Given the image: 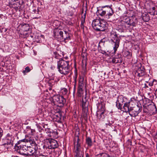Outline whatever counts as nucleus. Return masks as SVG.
Here are the masks:
<instances>
[{"label":"nucleus","mask_w":157,"mask_h":157,"mask_svg":"<svg viewBox=\"0 0 157 157\" xmlns=\"http://www.w3.org/2000/svg\"><path fill=\"white\" fill-rule=\"evenodd\" d=\"M58 71L62 74H68L70 71L71 64L69 61L61 58L57 62Z\"/></svg>","instance_id":"nucleus-1"},{"label":"nucleus","mask_w":157,"mask_h":157,"mask_svg":"<svg viewBox=\"0 0 157 157\" xmlns=\"http://www.w3.org/2000/svg\"><path fill=\"white\" fill-rule=\"evenodd\" d=\"M23 140L19 141L15 144L14 147L15 150L19 154L24 156H27L31 155L29 152H27V146H26Z\"/></svg>","instance_id":"nucleus-2"},{"label":"nucleus","mask_w":157,"mask_h":157,"mask_svg":"<svg viewBox=\"0 0 157 157\" xmlns=\"http://www.w3.org/2000/svg\"><path fill=\"white\" fill-rule=\"evenodd\" d=\"M92 25L93 29L98 31H103L105 29L107 22L104 19H96L93 21Z\"/></svg>","instance_id":"nucleus-3"},{"label":"nucleus","mask_w":157,"mask_h":157,"mask_svg":"<svg viewBox=\"0 0 157 157\" xmlns=\"http://www.w3.org/2000/svg\"><path fill=\"white\" fill-rule=\"evenodd\" d=\"M109 36L111 40L113 42L114 46L113 47V52H111L109 51V56H110L113 57L114 55L119 46L120 40L118 39L116 33L113 31L111 32Z\"/></svg>","instance_id":"nucleus-4"},{"label":"nucleus","mask_w":157,"mask_h":157,"mask_svg":"<svg viewBox=\"0 0 157 157\" xmlns=\"http://www.w3.org/2000/svg\"><path fill=\"white\" fill-rule=\"evenodd\" d=\"M52 98L55 104L60 107H63L66 102V100L63 97L59 95H54Z\"/></svg>","instance_id":"nucleus-5"},{"label":"nucleus","mask_w":157,"mask_h":157,"mask_svg":"<svg viewBox=\"0 0 157 157\" xmlns=\"http://www.w3.org/2000/svg\"><path fill=\"white\" fill-rule=\"evenodd\" d=\"M129 114L131 117L137 116L142 110V107L141 104L136 105L134 107H131Z\"/></svg>","instance_id":"nucleus-6"},{"label":"nucleus","mask_w":157,"mask_h":157,"mask_svg":"<svg viewBox=\"0 0 157 157\" xmlns=\"http://www.w3.org/2000/svg\"><path fill=\"white\" fill-rule=\"evenodd\" d=\"M88 101L82 100V115L84 119H87L88 113Z\"/></svg>","instance_id":"nucleus-7"},{"label":"nucleus","mask_w":157,"mask_h":157,"mask_svg":"<svg viewBox=\"0 0 157 157\" xmlns=\"http://www.w3.org/2000/svg\"><path fill=\"white\" fill-rule=\"evenodd\" d=\"M79 80L78 87L77 92L78 96L80 97L83 92L84 86V79L83 76H80L79 77Z\"/></svg>","instance_id":"nucleus-8"},{"label":"nucleus","mask_w":157,"mask_h":157,"mask_svg":"<svg viewBox=\"0 0 157 157\" xmlns=\"http://www.w3.org/2000/svg\"><path fill=\"white\" fill-rule=\"evenodd\" d=\"M98 109H100L101 108V112L100 113H99L100 111H97V116L98 118L100 120H103L105 118V117H107V116L106 115L105 116L104 115V114H105L106 112L104 111L103 110H104L103 106L101 104H99L97 107Z\"/></svg>","instance_id":"nucleus-9"},{"label":"nucleus","mask_w":157,"mask_h":157,"mask_svg":"<svg viewBox=\"0 0 157 157\" xmlns=\"http://www.w3.org/2000/svg\"><path fill=\"white\" fill-rule=\"evenodd\" d=\"M80 140L78 137L77 140L75 141L74 143L75 152L76 153V156L77 157H81V156H80V152L81 147L80 143L79 142Z\"/></svg>","instance_id":"nucleus-10"},{"label":"nucleus","mask_w":157,"mask_h":157,"mask_svg":"<svg viewBox=\"0 0 157 157\" xmlns=\"http://www.w3.org/2000/svg\"><path fill=\"white\" fill-rule=\"evenodd\" d=\"M14 139L11 136H7L5 139L3 140L2 145L6 146V145H9L10 147L13 146Z\"/></svg>","instance_id":"nucleus-11"},{"label":"nucleus","mask_w":157,"mask_h":157,"mask_svg":"<svg viewBox=\"0 0 157 157\" xmlns=\"http://www.w3.org/2000/svg\"><path fill=\"white\" fill-rule=\"evenodd\" d=\"M63 32L59 29H54L53 35L55 38L59 40H62Z\"/></svg>","instance_id":"nucleus-12"},{"label":"nucleus","mask_w":157,"mask_h":157,"mask_svg":"<svg viewBox=\"0 0 157 157\" xmlns=\"http://www.w3.org/2000/svg\"><path fill=\"white\" fill-rule=\"evenodd\" d=\"M136 75L140 77L143 76L146 74L145 68L144 66H141L138 68L135 73Z\"/></svg>","instance_id":"nucleus-13"},{"label":"nucleus","mask_w":157,"mask_h":157,"mask_svg":"<svg viewBox=\"0 0 157 157\" xmlns=\"http://www.w3.org/2000/svg\"><path fill=\"white\" fill-rule=\"evenodd\" d=\"M48 148L49 149H54L58 147V144L57 141L53 139L48 140Z\"/></svg>","instance_id":"nucleus-14"},{"label":"nucleus","mask_w":157,"mask_h":157,"mask_svg":"<svg viewBox=\"0 0 157 157\" xmlns=\"http://www.w3.org/2000/svg\"><path fill=\"white\" fill-rule=\"evenodd\" d=\"M121 54L119 55L118 58H110L109 59V62H112L113 63H119L122 62V60L121 58Z\"/></svg>","instance_id":"nucleus-15"},{"label":"nucleus","mask_w":157,"mask_h":157,"mask_svg":"<svg viewBox=\"0 0 157 157\" xmlns=\"http://www.w3.org/2000/svg\"><path fill=\"white\" fill-rule=\"evenodd\" d=\"M16 2L18 4V5H17L18 6V7H16L17 8L18 7H20L24 3V0H9V4L10 5H15V4L13 3Z\"/></svg>","instance_id":"nucleus-16"},{"label":"nucleus","mask_w":157,"mask_h":157,"mask_svg":"<svg viewBox=\"0 0 157 157\" xmlns=\"http://www.w3.org/2000/svg\"><path fill=\"white\" fill-rule=\"evenodd\" d=\"M45 148L44 146L43 147V148L42 149H37L36 151V156H45L46 155V153L44 151Z\"/></svg>","instance_id":"nucleus-17"},{"label":"nucleus","mask_w":157,"mask_h":157,"mask_svg":"<svg viewBox=\"0 0 157 157\" xmlns=\"http://www.w3.org/2000/svg\"><path fill=\"white\" fill-rule=\"evenodd\" d=\"M130 102H127L124 103V105L123 106V109L122 110L124 112H129V111L131 109V107L130 106Z\"/></svg>","instance_id":"nucleus-18"},{"label":"nucleus","mask_w":157,"mask_h":157,"mask_svg":"<svg viewBox=\"0 0 157 157\" xmlns=\"http://www.w3.org/2000/svg\"><path fill=\"white\" fill-rule=\"evenodd\" d=\"M63 33L62 40H63L64 42H66L71 40V36L69 33L66 31H64Z\"/></svg>","instance_id":"nucleus-19"},{"label":"nucleus","mask_w":157,"mask_h":157,"mask_svg":"<svg viewBox=\"0 0 157 157\" xmlns=\"http://www.w3.org/2000/svg\"><path fill=\"white\" fill-rule=\"evenodd\" d=\"M35 148L32 147L30 146H27V152H29L30 153H32V155L36 156V151L37 149H36V147H34Z\"/></svg>","instance_id":"nucleus-20"},{"label":"nucleus","mask_w":157,"mask_h":157,"mask_svg":"<svg viewBox=\"0 0 157 157\" xmlns=\"http://www.w3.org/2000/svg\"><path fill=\"white\" fill-rule=\"evenodd\" d=\"M142 18L143 20L145 22H147L150 20V17L148 13L144 12L142 14Z\"/></svg>","instance_id":"nucleus-21"},{"label":"nucleus","mask_w":157,"mask_h":157,"mask_svg":"<svg viewBox=\"0 0 157 157\" xmlns=\"http://www.w3.org/2000/svg\"><path fill=\"white\" fill-rule=\"evenodd\" d=\"M30 26L28 24H24L22 25L21 30L23 31H28L30 29Z\"/></svg>","instance_id":"nucleus-22"},{"label":"nucleus","mask_w":157,"mask_h":157,"mask_svg":"<svg viewBox=\"0 0 157 157\" xmlns=\"http://www.w3.org/2000/svg\"><path fill=\"white\" fill-rule=\"evenodd\" d=\"M86 143L87 145L89 147H91L93 144V142L91 138L89 137H86Z\"/></svg>","instance_id":"nucleus-23"},{"label":"nucleus","mask_w":157,"mask_h":157,"mask_svg":"<svg viewBox=\"0 0 157 157\" xmlns=\"http://www.w3.org/2000/svg\"><path fill=\"white\" fill-rule=\"evenodd\" d=\"M128 25H132L135 26L136 25L135 21H133V19H129V20L127 21Z\"/></svg>","instance_id":"nucleus-24"},{"label":"nucleus","mask_w":157,"mask_h":157,"mask_svg":"<svg viewBox=\"0 0 157 157\" xmlns=\"http://www.w3.org/2000/svg\"><path fill=\"white\" fill-rule=\"evenodd\" d=\"M68 92V90L67 89L64 88L61 89L60 91V94H62L65 95H67Z\"/></svg>","instance_id":"nucleus-25"},{"label":"nucleus","mask_w":157,"mask_h":157,"mask_svg":"<svg viewBox=\"0 0 157 157\" xmlns=\"http://www.w3.org/2000/svg\"><path fill=\"white\" fill-rule=\"evenodd\" d=\"M106 11L105 10H103L101 9L100 10H98L97 11V13L100 15L101 16H104L106 13Z\"/></svg>","instance_id":"nucleus-26"},{"label":"nucleus","mask_w":157,"mask_h":157,"mask_svg":"<svg viewBox=\"0 0 157 157\" xmlns=\"http://www.w3.org/2000/svg\"><path fill=\"white\" fill-rule=\"evenodd\" d=\"M123 101L124 99L123 97L119 96L117 98V99L116 102H117V103L118 102L123 103Z\"/></svg>","instance_id":"nucleus-27"},{"label":"nucleus","mask_w":157,"mask_h":157,"mask_svg":"<svg viewBox=\"0 0 157 157\" xmlns=\"http://www.w3.org/2000/svg\"><path fill=\"white\" fill-rule=\"evenodd\" d=\"M29 142L32 146L37 147L36 144L33 139H30L29 140Z\"/></svg>","instance_id":"nucleus-28"},{"label":"nucleus","mask_w":157,"mask_h":157,"mask_svg":"<svg viewBox=\"0 0 157 157\" xmlns=\"http://www.w3.org/2000/svg\"><path fill=\"white\" fill-rule=\"evenodd\" d=\"M123 103H118L117 102H117H116V106L117 108L118 109H120L122 110V109L123 108H122V106L123 105Z\"/></svg>","instance_id":"nucleus-29"},{"label":"nucleus","mask_w":157,"mask_h":157,"mask_svg":"<svg viewBox=\"0 0 157 157\" xmlns=\"http://www.w3.org/2000/svg\"><path fill=\"white\" fill-rule=\"evenodd\" d=\"M29 67H27L25 68V70L23 71V73L24 74V75L26 74V73L29 72L30 71Z\"/></svg>","instance_id":"nucleus-30"},{"label":"nucleus","mask_w":157,"mask_h":157,"mask_svg":"<svg viewBox=\"0 0 157 157\" xmlns=\"http://www.w3.org/2000/svg\"><path fill=\"white\" fill-rule=\"evenodd\" d=\"M109 16H111L113 13V10L110 6H109Z\"/></svg>","instance_id":"nucleus-31"},{"label":"nucleus","mask_w":157,"mask_h":157,"mask_svg":"<svg viewBox=\"0 0 157 157\" xmlns=\"http://www.w3.org/2000/svg\"><path fill=\"white\" fill-rule=\"evenodd\" d=\"M87 90L85 91V94L84 95V98H82V100L84 101L85 100L86 101H88V100L89 99V96H87Z\"/></svg>","instance_id":"nucleus-32"},{"label":"nucleus","mask_w":157,"mask_h":157,"mask_svg":"<svg viewBox=\"0 0 157 157\" xmlns=\"http://www.w3.org/2000/svg\"><path fill=\"white\" fill-rule=\"evenodd\" d=\"M127 145L128 147H129V146L132 145V143L131 141L130 140H128L126 142Z\"/></svg>","instance_id":"nucleus-33"},{"label":"nucleus","mask_w":157,"mask_h":157,"mask_svg":"<svg viewBox=\"0 0 157 157\" xmlns=\"http://www.w3.org/2000/svg\"><path fill=\"white\" fill-rule=\"evenodd\" d=\"M149 13L151 15H157V10H155L154 11H150Z\"/></svg>","instance_id":"nucleus-34"},{"label":"nucleus","mask_w":157,"mask_h":157,"mask_svg":"<svg viewBox=\"0 0 157 157\" xmlns=\"http://www.w3.org/2000/svg\"><path fill=\"white\" fill-rule=\"evenodd\" d=\"M0 31L2 33H5L7 31V29L4 28H0Z\"/></svg>","instance_id":"nucleus-35"},{"label":"nucleus","mask_w":157,"mask_h":157,"mask_svg":"<svg viewBox=\"0 0 157 157\" xmlns=\"http://www.w3.org/2000/svg\"><path fill=\"white\" fill-rule=\"evenodd\" d=\"M86 13H85L84 14V18L83 21H82V22H81V27H82L83 26V23L85 21V17H86Z\"/></svg>","instance_id":"nucleus-36"},{"label":"nucleus","mask_w":157,"mask_h":157,"mask_svg":"<svg viewBox=\"0 0 157 157\" xmlns=\"http://www.w3.org/2000/svg\"><path fill=\"white\" fill-rule=\"evenodd\" d=\"M150 11H154L155 10V7H153L151 8H150Z\"/></svg>","instance_id":"nucleus-37"},{"label":"nucleus","mask_w":157,"mask_h":157,"mask_svg":"<svg viewBox=\"0 0 157 157\" xmlns=\"http://www.w3.org/2000/svg\"><path fill=\"white\" fill-rule=\"evenodd\" d=\"M54 133V134H56V132H51L50 133V135H49V136H52V134H53V133Z\"/></svg>","instance_id":"nucleus-38"},{"label":"nucleus","mask_w":157,"mask_h":157,"mask_svg":"<svg viewBox=\"0 0 157 157\" xmlns=\"http://www.w3.org/2000/svg\"><path fill=\"white\" fill-rule=\"evenodd\" d=\"M103 157H108V155L106 154H103Z\"/></svg>","instance_id":"nucleus-39"},{"label":"nucleus","mask_w":157,"mask_h":157,"mask_svg":"<svg viewBox=\"0 0 157 157\" xmlns=\"http://www.w3.org/2000/svg\"><path fill=\"white\" fill-rule=\"evenodd\" d=\"M86 157H90V155H89V154L88 153H86Z\"/></svg>","instance_id":"nucleus-40"},{"label":"nucleus","mask_w":157,"mask_h":157,"mask_svg":"<svg viewBox=\"0 0 157 157\" xmlns=\"http://www.w3.org/2000/svg\"><path fill=\"white\" fill-rule=\"evenodd\" d=\"M149 85L150 86H152L153 85V82L151 83L149 82Z\"/></svg>","instance_id":"nucleus-41"},{"label":"nucleus","mask_w":157,"mask_h":157,"mask_svg":"<svg viewBox=\"0 0 157 157\" xmlns=\"http://www.w3.org/2000/svg\"><path fill=\"white\" fill-rule=\"evenodd\" d=\"M155 139H157V132H156V134L154 136Z\"/></svg>","instance_id":"nucleus-42"},{"label":"nucleus","mask_w":157,"mask_h":157,"mask_svg":"<svg viewBox=\"0 0 157 157\" xmlns=\"http://www.w3.org/2000/svg\"><path fill=\"white\" fill-rule=\"evenodd\" d=\"M49 84H50V85H51V86L53 85H54V84H53V82L51 83V82H49Z\"/></svg>","instance_id":"nucleus-43"},{"label":"nucleus","mask_w":157,"mask_h":157,"mask_svg":"<svg viewBox=\"0 0 157 157\" xmlns=\"http://www.w3.org/2000/svg\"><path fill=\"white\" fill-rule=\"evenodd\" d=\"M104 142L105 143H105L106 142H107V140H104Z\"/></svg>","instance_id":"nucleus-44"},{"label":"nucleus","mask_w":157,"mask_h":157,"mask_svg":"<svg viewBox=\"0 0 157 157\" xmlns=\"http://www.w3.org/2000/svg\"><path fill=\"white\" fill-rule=\"evenodd\" d=\"M39 11V9H37V13H38Z\"/></svg>","instance_id":"nucleus-45"},{"label":"nucleus","mask_w":157,"mask_h":157,"mask_svg":"<svg viewBox=\"0 0 157 157\" xmlns=\"http://www.w3.org/2000/svg\"><path fill=\"white\" fill-rule=\"evenodd\" d=\"M144 85H145V87H144L145 88L148 87V86L146 85V84H145Z\"/></svg>","instance_id":"nucleus-46"},{"label":"nucleus","mask_w":157,"mask_h":157,"mask_svg":"<svg viewBox=\"0 0 157 157\" xmlns=\"http://www.w3.org/2000/svg\"><path fill=\"white\" fill-rule=\"evenodd\" d=\"M75 84L76 83V78L75 79Z\"/></svg>","instance_id":"nucleus-47"},{"label":"nucleus","mask_w":157,"mask_h":157,"mask_svg":"<svg viewBox=\"0 0 157 157\" xmlns=\"http://www.w3.org/2000/svg\"><path fill=\"white\" fill-rule=\"evenodd\" d=\"M144 111L145 112V113H147V111L146 110H145L144 109Z\"/></svg>","instance_id":"nucleus-48"},{"label":"nucleus","mask_w":157,"mask_h":157,"mask_svg":"<svg viewBox=\"0 0 157 157\" xmlns=\"http://www.w3.org/2000/svg\"><path fill=\"white\" fill-rule=\"evenodd\" d=\"M36 10H33V11H34L35 13H36Z\"/></svg>","instance_id":"nucleus-49"},{"label":"nucleus","mask_w":157,"mask_h":157,"mask_svg":"<svg viewBox=\"0 0 157 157\" xmlns=\"http://www.w3.org/2000/svg\"><path fill=\"white\" fill-rule=\"evenodd\" d=\"M109 157H114V156H109Z\"/></svg>","instance_id":"nucleus-50"},{"label":"nucleus","mask_w":157,"mask_h":157,"mask_svg":"<svg viewBox=\"0 0 157 157\" xmlns=\"http://www.w3.org/2000/svg\"><path fill=\"white\" fill-rule=\"evenodd\" d=\"M108 7V6H107L106 5V6H104V7Z\"/></svg>","instance_id":"nucleus-51"},{"label":"nucleus","mask_w":157,"mask_h":157,"mask_svg":"<svg viewBox=\"0 0 157 157\" xmlns=\"http://www.w3.org/2000/svg\"><path fill=\"white\" fill-rule=\"evenodd\" d=\"M51 68L52 69H53V67L52 66L51 67Z\"/></svg>","instance_id":"nucleus-52"},{"label":"nucleus","mask_w":157,"mask_h":157,"mask_svg":"<svg viewBox=\"0 0 157 157\" xmlns=\"http://www.w3.org/2000/svg\"><path fill=\"white\" fill-rule=\"evenodd\" d=\"M49 90H52V88H49Z\"/></svg>","instance_id":"nucleus-53"},{"label":"nucleus","mask_w":157,"mask_h":157,"mask_svg":"<svg viewBox=\"0 0 157 157\" xmlns=\"http://www.w3.org/2000/svg\"><path fill=\"white\" fill-rule=\"evenodd\" d=\"M155 36H157V33L155 34Z\"/></svg>","instance_id":"nucleus-54"},{"label":"nucleus","mask_w":157,"mask_h":157,"mask_svg":"<svg viewBox=\"0 0 157 157\" xmlns=\"http://www.w3.org/2000/svg\"><path fill=\"white\" fill-rule=\"evenodd\" d=\"M113 112V111H112V112H110V113H112Z\"/></svg>","instance_id":"nucleus-55"},{"label":"nucleus","mask_w":157,"mask_h":157,"mask_svg":"<svg viewBox=\"0 0 157 157\" xmlns=\"http://www.w3.org/2000/svg\"><path fill=\"white\" fill-rule=\"evenodd\" d=\"M2 16L1 15H0V18L1 17V16Z\"/></svg>","instance_id":"nucleus-56"},{"label":"nucleus","mask_w":157,"mask_h":157,"mask_svg":"<svg viewBox=\"0 0 157 157\" xmlns=\"http://www.w3.org/2000/svg\"><path fill=\"white\" fill-rule=\"evenodd\" d=\"M128 54H130V53H129V52H128Z\"/></svg>","instance_id":"nucleus-57"},{"label":"nucleus","mask_w":157,"mask_h":157,"mask_svg":"<svg viewBox=\"0 0 157 157\" xmlns=\"http://www.w3.org/2000/svg\"><path fill=\"white\" fill-rule=\"evenodd\" d=\"M82 156L83 157V154L82 155Z\"/></svg>","instance_id":"nucleus-58"},{"label":"nucleus","mask_w":157,"mask_h":157,"mask_svg":"<svg viewBox=\"0 0 157 157\" xmlns=\"http://www.w3.org/2000/svg\"><path fill=\"white\" fill-rule=\"evenodd\" d=\"M154 107H155V108H156V106H154Z\"/></svg>","instance_id":"nucleus-59"},{"label":"nucleus","mask_w":157,"mask_h":157,"mask_svg":"<svg viewBox=\"0 0 157 157\" xmlns=\"http://www.w3.org/2000/svg\"><path fill=\"white\" fill-rule=\"evenodd\" d=\"M135 20H136V18H135Z\"/></svg>","instance_id":"nucleus-60"},{"label":"nucleus","mask_w":157,"mask_h":157,"mask_svg":"<svg viewBox=\"0 0 157 157\" xmlns=\"http://www.w3.org/2000/svg\"><path fill=\"white\" fill-rule=\"evenodd\" d=\"M105 146L107 147V146Z\"/></svg>","instance_id":"nucleus-61"},{"label":"nucleus","mask_w":157,"mask_h":157,"mask_svg":"<svg viewBox=\"0 0 157 157\" xmlns=\"http://www.w3.org/2000/svg\"><path fill=\"white\" fill-rule=\"evenodd\" d=\"M156 95H157V93H156Z\"/></svg>","instance_id":"nucleus-62"}]
</instances>
